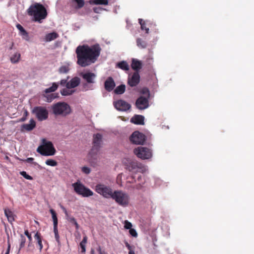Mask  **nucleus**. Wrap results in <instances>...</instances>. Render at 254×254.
<instances>
[{
	"label": "nucleus",
	"instance_id": "f257e3e1",
	"mask_svg": "<svg viewBox=\"0 0 254 254\" xmlns=\"http://www.w3.org/2000/svg\"><path fill=\"white\" fill-rule=\"evenodd\" d=\"M101 50L99 44L91 46L87 45L78 46L75 50L77 64L81 67H86L94 63L99 57Z\"/></svg>",
	"mask_w": 254,
	"mask_h": 254
},
{
	"label": "nucleus",
	"instance_id": "f03ea898",
	"mask_svg": "<svg viewBox=\"0 0 254 254\" xmlns=\"http://www.w3.org/2000/svg\"><path fill=\"white\" fill-rule=\"evenodd\" d=\"M28 14L33 16L34 20L41 23L42 20L47 16V12L45 7L41 4L36 3L31 5L27 10Z\"/></svg>",
	"mask_w": 254,
	"mask_h": 254
},
{
	"label": "nucleus",
	"instance_id": "7ed1b4c3",
	"mask_svg": "<svg viewBox=\"0 0 254 254\" xmlns=\"http://www.w3.org/2000/svg\"><path fill=\"white\" fill-rule=\"evenodd\" d=\"M102 142V136L101 134L97 133L93 135V146L88 154V158L91 162H94L98 159L97 152L101 147Z\"/></svg>",
	"mask_w": 254,
	"mask_h": 254
},
{
	"label": "nucleus",
	"instance_id": "20e7f679",
	"mask_svg": "<svg viewBox=\"0 0 254 254\" xmlns=\"http://www.w3.org/2000/svg\"><path fill=\"white\" fill-rule=\"evenodd\" d=\"M52 110L53 113L56 116L64 117L71 113L70 106L64 102H59L53 104L52 106Z\"/></svg>",
	"mask_w": 254,
	"mask_h": 254
},
{
	"label": "nucleus",
	"instance_id": "39448f33",
	"mask_svg": "<svg viewBox=\"0 0 254 254\" xmlns=\"http://www.w3.org/2000/svg\"><path fill=\"white\" fill-rule=\"evenodd\" d=\"M42 145L39 146L37 151L43 156H52L56 153L53 144L51 141H47L45 139L42 140Z\"/></svg>",
	"mask_w": 254,
	"mask_h": 254
},
{
	"label": "nucleus",
	"instance_id": "423d86ee",
	"mask_svg": "<svg viewBox=\"0 0 254 254\" xmlns=\"http://www.w3.org/2000/svg\"><path fill=\"white\" fill-rule=\"evenodd\" d=\"M111 198L122 206H127L129 203V195L121 190L114 191Z\"/></svg>",
	"mask_w": 254,
	"mask_h": 254
},
{
	"label": "nucleus",
	"instance_id": "0eeeda50",
	"mask_svg": "<svg viewBox=\"0 0 254 254\" xmlns=\"http://www.w3.org/2000/svg\"><path fill=\"white\" fill-rule=\"evenodd\" d=\"M74 191L78 194L83 197H88L93 195V192L89 189L85 187L80 181L72 184Z\"/></svg>",
	"mask_w": 254,
	"mask_h": 254
},
{
	"label": "nucleus",
	"instance_id": "6e6552de",
	"mask_svg": "<svg viewBox=\"0 0 254 254\" xmlns=\"http://www.w3.org/2000/svg\"><path fill=\"white\" fill-rule=\"evenodd\" d=\"M95 190L98 193L106 198H111L114 193L113 190L110 187L102 184H97L96 186Z\"/></svg>",
	"mask_w": 254,
	"mask_h": 254
},
{
	"label": "nucleus",
	"instance_id": "1a4fd4ad",
	"mask_svg": "<svg viewBox=\"0 0 254 254\" xmlns=\"http://www.w3.org/2000/svg\"><path fill=\"white\" fill-rule=\"evenodd\" d=\"M127 169L133 173L137 172H141L143 173L145 172L147 169L146 166H144L140 163L137 161H131L127 165Z\"/></svg>",
	"mask_w": 254,
	"mask_h": 254
},
{
	"label": "nucleus",
	"instance_id": "9d476101",
	"mask_svg": "<svg viewBox=\"0 0 254 254\" xmlns=\"http://www.w3.org/2000/svg\"><path fill=\"white\" fill-rule=\"evenodd\" d=\"M32 113L34 114L39 121L46 120L48 118V111L44 107H36L32 110Z\"/></svg>",
	"mask_w": 254,
	"mask_h": 254
},
{
	"label": "nucleus",
	"instance_id": "9b49d317",
	"mask_svg": "<svg viewBox=\"0 0 254 254\" xmlns=\"http://www.w3.org/2000/svg\"><path fill=\"white\" fill-rule=\"evenodd\" d=\"M134 153L138 158L142 159H148L152 156L151 150L146 147L142 146L134 149Z\"/></svg>",
	"mask_w": 254,
	"mask_h": 254
},
{
	"label": "nucleus",
	"instance_id": "f8f14e48",
	"mask_svg": "<svg viewBox=\"0 0 254 254\" xmlns=\"http://www.w3.org/2000/svg\"><path fill=\"white\" fill-rule=\"evenodd\" d=\"M130 141L135 144H143L145 140V136L138 131L133 132L129 137Z\"/></svg>",
	"mask_w": 254,
	"mask_h": 254
},
{
	"label": "nucleus",
	"instance_id": "ddd939ff",
	"mask_svg": "<svg viewBox=\"0 0 254 254\" xmlns=\"http://www.w3.org/2000/svg\"><path fill=\"white\" fill-rule=\"evenodd\" d=\"M115 108L120 111H127L130 109L131 105L123 100H119L114 102Z\"/></svg>",
	"mask_w": 254,
	"mask_h": 254
},
{
	"label": "nucleus",
	"instance_id": "4468645a",
	"mask_svg": "<svg viewBox=\"0 0 254 254\" xmlns=\"http://www.w3.org/2000/svg\"><path fill=\"white\" fill-rule=\"evenodd\" d=\"M135 105L139 110H144L149 106L148 100L143 96L139 97L136 101Z\"/></svg>",
	"mask_w": 254,
	"mask_h": 254
},
{
	"label": "nucleus",
	"instance_id": "2eb2a0df",
	"mask_svg": "<svg viewBox=\"0 0 254 254\" xmlns=\"http://www.w3.org/2000/svg\"><path fill=\"white\" fill-rule=\"evenodd\" d=\"M80 75L88 83H95L96 75L94 73L88 71L81 73Z\"/></svg>",
	"mask_w": 254,
	"mask_h": 254
},
{
	"label": "nucleus",
	"instance_id": "dca6fc26",
	"mask_svg": "<svg viewBox=\"0 0 254 254\" xmlns=\"http://www.w3.org/2000/svg\"><path fill=\"white\" fill-rule=\"evenodd\" d=\"M140 76L138 72H135L131 77L128 78L127 83L131 87L136 86L139 82Z\"/></svg>",
	"mask_w": 254,
	"mask_h": 254
},
{
	"label": "nucleus",
	"instance_id": "f3484780",
	"mask_svg": "<svg viewBox=\"0 0 254 254\" xmlns=\"http://www.w3.org/2000/svg\"><path fill=\"white\" fill-rule=\"evenodd\" d=\"M115 82L112 77H109L107 78L104 83V87L105 89L110 92L113 90L115 87Z\"/></svg>",
	"mask_w": 254,
	"mask_h": 254
},
{
	"label": "nucleus",
	"instance_id": "a211bd4d",
	"mask_svg": "<svg viewBox=\"0 0 254 254\" xmlns=\"http://www.w3.org/2000/svg\"><path fill=\"white\" fill-rule=\"evenodd\" d=\"M80 83V79L78 77H74L72 78L66 84L67 88H74L78 86Z\"/></svg>",
	"mask_w": 254,
	"mask_h": 254
},
{
	"label": "nucleus",
	"instance_id": "6ab92c4d",
	"mask_svg": "<svg viewBox=\"0 0 254 254\" xmlns=\"http://www.w3.org/2000/svg\"><path fill=\"white\" fill-rule=\"evenodd\" d=\"M35 122L33 119H31L29 124H23L21 126V131H31L35 128Z\"/></svg>",
	"mask_w": 254,
	"mask_h": 254
},
{
	"label": "nucleus",
	"instance_id": "aec40b11",
	"mask_svg": "<svg viewBox=\"0 0 254 254\" xmlns=\"http://www.w3.org/2000/svg\"><path fill=\"white\" fill-rule=\"evenodd\" d=\"M144 118L142 115H135L131 119L130 122L136 125H144Z\"/></svg>",
	"mask_w": 254,
	"mask_h": 254
},
{
	"label": "nucleus",
	"instance_id": "412c9836",
	"mask_svg": "<svg viewBox=\"0 0 254 254\" xmlns=\"http://www.w3.org/2000/svg\"><path fill=\"white\" fill-rule=\"evenodd\" d=\"M131 66V68L136 71L135 72H138L142 68V63L137 59H132Z\"/></svg>",
	"mask_w": 254,
	"mask_h": 254
},
{
	"label": "nucleus",
	"instance_id": "4be33fe9",
	"mask_svg": "<svg viewBox=\"0 0 254 254\" xmlns=\"http://www.w3.org/2000/svg\"><path fill=\"white\" fill-rule=\"evenodd\" d=\"M20 59V54L18 52L14 53L10 58V62L12 64H16L19 62Z\"/></svg>",
	"mask_w": 254,
	"mask_h": 254
},
{
	"label": "nucleus",
	"instance_id": "5701e85b",
	"mask_svg": "<svg viewBox=\"0 0 254 254\" xmlns=\"http://www.w3.org/2000/svg\"><path fill=\"white\" fill-rule=\"evenodd\" d=\"M4 214L6 216L8 221L10 223H12L14 220V215L13 214V213L9 210V209H4Z\"/></svg>",
	"mask_w": 254,
	"mask_h": 254
},
{
	"label": "nucleus",
	"instance_id": "b1692460",
	"mask_svg": "<svg viewBox=\"0 0 254 254\" xmlns=\"http://www.w3.org/2000/svg\"><path fill=\"white\" fill-rule=\"evenodd\" d=\"M58 37V34L57 33L53 32L46 35L45 39L47 42H50L56 39Z\"/></svg>",
	"mask_w": 254,
	"mask_h": 254
},
{
	"label": "nucleus",
	"instance_id": "393cba45",
	"mask_svg": "<svg viewBox=\"0 0 254 254\" xmlns=\"http://www.w3.org/2000/svg\"><path fill=\"white\" fill-rule=\"evenodd\" d=\"M126 90V85L125 84H121L118 86L115 89L114 92L116 94H122Z\"/></svg>",
	"mask_w": 254,
	"mask_h": 254
},
{
	"label": "nucleus",
	"instance_id": "a878e982",
	"mask_svg": "<svg viewBox=\"0 0 254 254\" xmlns=\"http://www.w3.org/2000/svg\"><path fill=\"white\" fill-rule=\"evenodd\" d=\"M71 88H64L61 90V93L63 96H69L72 95L74 92V90H71Z\"/></svg>",
	"mask_w": 254,
	"mask_h": 254
},
{
	"label": "nucleus",
	"instance_id": "bb28decb",
	"mask_svg": "<svg viewBox=\"0 0 254 254\" xmlns=\"http://www.w3.org/2000/svg\"><path fill=\"white\" fill-rule=\"evenodd\" d=\"M117 66L120 68L124 70H128L129 69L128 64L126 61H122L120 63H118Z\"/></svg>",
	"mask_w": 254,
	"mask_h": 254
},
{
	"label": "nucleus",
	"instance_id": "cd10ccee",
	"mask_svg": "<svg viewBox=\"0 0 254 254\" xmlns=\"http://www.w3.org/2000/svg\"><path fill=\"white\" fill-rule=\"evenodd\" d=\"M58 87V83H53L52 86L44 90L46 94L55 91Z\"/></svg>",
	"mask_w": 254,
	"mask_h": 254
},
{
	"label": "nucleus",
	"instance_id": "c85d7f7f",
	"mask_svg": "<svg viewBox=\"0 0 254 254\" xmlns=\"http://www.w3.org/2000/svg\"><path fill=\"white\" fill-rule=\"evenodd\" d=\"M90 3L96 5H108V0H93L90 1Z\"/></svg>",
	"mask_w": 254,
	"mask_h": 254
},
{
	"label": "nucleus",
	"instance_id": "c756f323",
	"mask_svg": "<svg viewBox=\"0 0 254 254\" xmlns=\"http://www.w3.org/2000/svg\"><path fill=\"white\" fill-rule=\"evenodd\" d=\"M50 211L52 214V219L53 220L54 227L58 226V218L57 214L55 210L53 209H51Z\"/></svg>",
	"mask_w": 254,
	"mask_h": 254
},
{
	"label": "nucleus",
	"instance_id": "7c9ffc66",
	"mask_svg": "<svg viewBox=\"0 0 254 254\" xmlns=\"http://www.w3.org/2000/svg\"><path fill=\"white\" fill-rule=\"evenodd\" d=\"M137 46L140 48L144 49L147 46V43L145 41L142 40L140 38H137L136 40Z\"/></svg>",
	"mask_w": 254,
	"mask_h": 254
},
{
	"label": "nucleus",
	"instance_id": "2f4dec72",
	"mask_svg": "<svg viewBox=\"0 0 254 254\" xmlns=\"http://www.w3.org/2000/svg\"><path fill=\"white\" fill-rule=\"evenodd\" d=\"M87 236L85 235L83 237L82 241L80 243V246L82 250H81L82 253H85L86 251L85 244L87 243Z\"/></svg>",
	"mask_w": 254,
	"mask_h": 254
},
{
	"label": "nucleus",
	"instance_id": "473e14b6",
	"mask_svg": "<svg viewBox=\"0 0 254 254\" xmlns=\"http://www.w3.org/2000/svg\"><path fill=\"white\" fill-rule=\"evenodd\" d=\"M34 238L37 241V243L39 247V250L41 251L43 248V245L42 243V240L40 238V234L38 232H37L34 235Z\"/></svg>",
	"mask_w": 254,
	"mask_h": 254
},
{
	"label": "nucleus",
	"instance_id": "72a5a7b5",
	"mask_svg": "<svg viewBox=\"0 0 254 254\" xmlns=\"http://www.w3.org/2000/svg\"><path fill=\"white\" fill-rule=\"evenodd\" d=\"M69 69L67 65H63L60 67L59 71L61 73H66L68 72Z\"/></svg>",
	"mask_w": 254,
	"mask_h": 254
},
{
	"label": "nucleus",
	"instance_id": "f704fd0d",
	"mask_svg": "<svg viewBox=\"0 0 254 254\" xmlns=\"http://www.w3.org/2000/svg\"><path fill=\"white\" fill-rule=\"evenodd\" d=\"M26 242V238L23 235H20L19 250L24 247Z\"/></svg>",
	"mask_w": 254,
	"mask_h": 254
},
{
	"label": "nucleus",
	"instance_id": "c9c22d12",
	"mask_svg": "<svg viewBox=\"0 0 254 254\" xmlns=\"http://www.w3.org/2000/svg\"><path fill=\"white\" fill-rule=\"evenodd\" d=\"M45 163L47 165L53 167L57 166L58 164L56 161L52 159H48Z\"/></svg>",
	"mask_w": 254,
	"mask_h": 254
},
{
	"label": "nucleus",
	"instance_id": "e433bc0d",
	"mask_svg": "<svg viewBox=\"0 0 254 254\" xmlns=\"http://www.w3.org/2000/svg\"><path fill=\"white\" fill-rule=\"evenodd\" d=\"M20 34L22 36V38L27 41H29V37L28 33L24 30L23 31L21 32Z\"/></svg>",
	"mask_w": 254,
	"mask_h": 254
},
{
	"label": "nucleus",
	"instance_id": "4c0bfd02",
	"mask_svg": "<svg viewBox=\"0 0 254 254\" xmlns=\"http://www.w3.org/2000/svg\"><path fill=\"white\" fill-rule=\"evenodd\" d=\"M45 98H47V102H51L53 99L56 98V96L54 95L53 94L50 95H43Z\"/></svg>",
	"mask_w": 254,
	"mask_h": 254
},
{
	"label": "nucleus",
	"instance_id": "58836bf2",
	"mask_svg": "<svg viewBox=\"0 0 254 254\" xmlns=\"http://www.w3.org/2000/svg\"><path fill=\"white\" fill-rule=\"evenodd\" d=\"M20 174L27 180H32L33 179L32 177L27 174L26 172L25 171L20 172Z\"/></svg>",
	"mask_w": 254,
	"mask_h": 254
},
{
	"label": "nucleus",
	"instance_id": "ea45409f",
	"mask_svg": "<svg viewBox=\"0 0 254 254\" xmlns=\"http://www.w3.org/2000/svg\"><path fill=\"white\" fill-rule=\"evenodd\" d=\"M54 232L55 235V238L56 241L59 242V236L58 234V226L54 227Z\"/></svg>",
	"mask_w": 254,
	"mask_h": 254
},
{
	"label": "nucleus",
	"instance_id": "a19ab883",
	"mask_svg": "<svg viewBox=\"0 0 254 254\" xmlns=\"http://www.w3.org/2000/svg\"><path fill=\"white\" fill-rule=\"evenodd\" d=\"M76 1L78 4L77 8H80L82 7L84 5V2L83 0H74Z\"/></svg>",
	"mask_w": 254,
	"mask_h": 254
},
{
	"label": "nucleus",
	"instance_id": "79ce46f5",
	"mask_svg": "<svg viewBox=\"0 0 254 254\" xmlns=\"http://www.w3.org/2000/svg\"><path fill=\"white\" fill-rule=\"evenodd\" d=\"M65 217H66V219L69 222H70V223H71L72 224H74L76 222L75 219L74 217L70 216L69 214L68 215H67L66 216H65Z\"/></svg>",
	"mask_w": 254,
	"mask_h": 254
},
{
	"label": "nucleus",
	"instance_id": "37998d69",
	"mask_svg": "<svg viewBox=\"0 0 254 254\" xmlns=\"http://www.w3.org/2000/svg\"><path fill=\"white\" fill-rule=\"evenodd\" d=\"M82 172L86 174H89L91 172V169L87 167H83L81 169Z\"/></svg>",
	"mask_w": 254,
	"mask_h": 254
},
{
	"label": "nucleus",
	"instance_id": "c03bdc74",
	"mask_svg": "<svg viewBox=\"0 0 254 254\" xmlns=\"http://www.w3.org/2000/svg\"><path fill=\"white\" fill-rule=\"evenodd\" d=\"M132 224L128 221L127 220H126L125 221V228L127 229H131Z\"/></svg>",
	"mask_w": 254,
	"mask_h": 254
},
{
	"label": "nucleus",
	"instance_id": "a18cd8bd",
	"mask_svg": "<svg viewBox=\"0 0 254 254\" xmlns=\"http://www.w3.org/2000/svg\"><path fill=\"white\" fill-rule=\"evenodd\" d=\"M129 234L134 237H136L137 236V233L136 231V230L134 229H129Z\"/></svg>",
	"mask_w": 254,
	"mask_h": 254
},
{
	"label": "nucleus",
	"instance_id": "49530a36",
	"mask_svg": "<svg viewBox=\"0 0 254 254\" xmlns=\"http://www.w3.org/2000/svg\"><path fill=\"white\" fill-rule=\"evenodd\" d=\"M67 79H64L60 81V84L62 86H65L66 87V84L67 83Z\"/></svg>",
	"mask_w": 254,
	"mask_h": 254
},
{
	"label": "nucleus",
	"instance_id": "de8ad7c7",
	"mask_svg": "<svg viewBox=\"0 0 254 254\" xmlns=\"http://www.w3.org/2000/svg\"><path fill=\"white\" fill-rule=\"evenodd\" d=\"M24 234L27 237L29 242H30L32 241V237L31 235L29 233L28 230H25L24 232Z\"/></svg>",
	"mask_w": 254,
	"mask_h": 254
},
{
	"label": "nucleus",
	"instance_id": "09e8293b",
	"mask_svg": "<svg viewBox=\"0 0 254 254\" xmlns=\"http://www.w3.org/2000/svg\"><path fill=\"white\" fill-rule=\"evenodd\" d=\"M141 28L142 30H145L147 33H148V32H149V28L146 27L145 23H143V24H141Z\"/></svg>",
	"mask_w": 254,
	"mask_h": 254
},
{
	"label": "nucleus",
	"instance_id": "8fccbe9b",
	"mask_svg": "<svg viewBox=\"0 0 254 254\" xmlns=\"http://www.w3.org/2000/svg\"><path fill=\"white\" fill-rule=\"evenodd\" d=\"M16 27L19 30L20 33L25 30L23 27L19 24H17L16 25Z\"/></svg>",
	"mask_w": 254,
	"mask_h": 254
},
{
	"label": "nucleus",
	"instance_id": "3c124183",
	"mask_svg": "<svg viewBox=\"0 0 254 254\" xmlns=\"http://www.w3.org/2000/svg\"><path fill=\"white\" fill-rule=\"evenodd\" d=\"M93 10L95 13H98L100 12V11L102 10V8L100 7H95L94 8Z\"/></svg>",
	"mask_w": 254,
	"mask_h": 254
},
{
	"label": "nucleus",
	"instance_id": "603ef678",
	"mask_svg": "<svg viewBox=\"0 0 254 254\" xmlns=\"http://www.w3.org/2000/svg\"><path fill=\"white\" fill-rule=\"evenodd\" d=\"M61 208L62 209V210L64 212V213H65V216H66L67 215H68L66 209H65V208L64 206H63V205H61Z\"/></svg>",
	"mask_w": 254,
	"mask_h": 254
},
{
	"label": "nucleus",
	"instance_id": "864d4df0",
	"mask_svg": "<svg viewBox=\"0 0 254 254\" xmlns=\"http://www.w3.org/2000/svg\"><path fill=\"white\" fill-rule=\"evenodd\" d=\"M88 89H89V88L88 87V85L87 83H85L83 84V91H87L88 90Z\"/></svg>",
	"mask_w": 254,
	"mask_h": 254
},
{
	"label": "nucleus",
	"instance_id": "5fc2aeb1",
	"mask_svg": "<svg viewBox=\"0 0 254 254\" xmlns=\"http://www.w3.org/2000/svg\"><path fill=\"white\" fill-rule=\"evenodd\" d=\"M142 93L143 94H147L148 96H149V90L147 88H144L142 90Z\"/></svg>",
	"mask_w": 254,
	"mask_h": 254
},
{
	"label": "nucleus",
	"instance_id": "6e6d98bb",
	"mask_svg": "<svg viewBox=\"0 0 254 254\" xmlns=\"http://www.w3.org/2000/svg\"><path fill=\"white\" fill-rule=\"evenodd\" d=\"M34 160V158H28L25 161L28 163H32L33 161Z\"/></svg>",
	"mask_w": 254,
	"mask_h": 254
},
{
	"label": "nucleus",
	"instance_id": "4d7b16f0",
	"mask_svg": "<svg viewBox=\"0 0 254 254\" xmlns=\"http://www.w3.org/2000/svg\"><path fill=\"white\" fill-rule=\"evenodd\" d=\"M10 244L8 242V247H7V251L5 253V254H9V251H10Z\"/></svg>",
	"mask_w": 254,
	"mask_h": 254
},
{
	"label": "nucleus",
	"instance_id": "13d9d810",
	"mask_svg": "<svg viewBox=\"0 0 254 254\" xmlns=\"http://www.w3.org/2000/svg\"><path fill=\"white\" fill-rule=\"evenodd\" d=\"M126 246L127 248V249L129 250V251H132L131 250V247L130 246V245L128 243H126Z\"/></svg>",
	"mask_w": 254,
	"mask_h": 254
},
{
	"label": "nucleus",
	"instance_id": "bf43d9fd",
	"mask_svg": "<svg viewBox=\"0 0 254 254\" xmlns=\"http://www.w3.org/2000/svg\"><path fill=\"white\" fill-rule=\"evenodd\" d=\"M26 118L25 117H23L19 120L20 122H24L26 120Z\"/></svg>",
	"mask_w": 254,
	"mask_h": 254
},
{
	"label": "nucleus",
	"instance_id": "052dcab7",
	"mask_svg": "<svg viewBox=\"0 0 254 254\" xmlns=\"http://www.w3.org/2000/svg\"><path fill=\"white\" fill-rule=\"evenodd\" d=\"M75 226V227H76V229H78L79 228V225L78 224V223H77V222H76L75 223L73 224Z\"/></svg>",
	"mask_w": 254,
	"mask_h": 254
},
{
	"label": "nucleus",
	"instance_id": "680f3d73",
	"mask_svg": "<svg viewBox=\"0 0 254 254\" xmlns=\"http://www.w3.org/2000/svg\"><path fill=\"white\" fill-rule=\"evenodd\" d=\"M139 23L141 25V24H143L144 22H143V20L142 19H139Z\"/></svg>",
	"mask_w": 254,
	"mask_h": 254
},
{
	"label": "nucleus",
	"instance_id": "e2e57ef3",
	"mask_svg": "<svg viewBox=\"0 0 254 254\" xmlns=\"http://www.w3.org/2000/svg\"><path fill=\"white\" fill-rule=\"evenodd\" d=\"M128 254H135L133 251H129Z\"/></svg>",
	"mask_w": 254,
	"mask_h": 254
},
{
	"label": "nucleus",
	"instance_id": "0e129e2a",
	"mask_svg": "<svg viewBox=\"0 0 254 254\" xmlns=\"http://www.w3.org/2000/svg\"><path fill=\"white\" fill-rule=\"evenodd\" d=\"M141 185H137V186H136V188L137 189H140V188H141Z\"/></svg>",
	"mask_w": 254,
	"mask_h": 254
},
{
	"label": "nucleus",
	"instance_id": "69168bd1",
	"mask_svg": "<svg viewBox=\"0 0 254 254\" xmlns=\"http://www.w3.org/2000/svg\"><path fill=\"white\" fill-rule=\"evenodd\" d=\"M24 115L25 116H27V115H28V112L27 111H25V112H24Z\"/></svg>",
	"mask_w": 254,
	"mask_h": 254
},
{
	"label": "nucleus",
	"instance_id": "338daca9",
	"mask_svg": "<svg viewBox=\"0 0 254 254\" xmlns=\"http://www.w3.org/2000/svg\"><path fill=\"white\" fill-rule=\"evenodd\" d=\"M141 176H138V178H137V180H138V181H139V180L141 179Z\"/></svg>",
	"mask_w": 254,
	"mask_h": 254
},
{
	"label": "nucleus",
	"instance_id": "774afa93",
	"mask_svg": "<svg viewBox=\"0 0 254 254\" xmlns=\"http://www.w3.org/2000/svg\"><path fill=\"white\" fill-rule=\"evenodd\" d=\"M91 254H94V251L93 250H92L91 251Z\"/></svg>",
	"mask_w": 254,
	"mask_h": 254
}]
</instances>
